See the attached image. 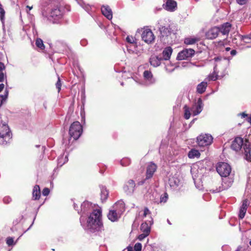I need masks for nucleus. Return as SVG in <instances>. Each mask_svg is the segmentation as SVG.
Masks as SVG:
<instances>
[{"mask_svg":"<svg viewBox=\"0 0 251 251\" xmlns=\"http://www.w3.org/2000/svg\"><path fill=\"white\" fill-rule=\"evenodd\" d=\"M41 196V192L40 187L38 185H36L33 189L32 196L34 200H39Z\"/></svg>","mask_w":251,"mask_h":251,"instance_id":"nucleus-30","label":"nucleus"},{"mask_svg":"<svg viewBox=\"0 0 251 251\" xmlns=\"http://www.w3.org/2000/svg\"><path fill=\"white\" fill-rule=\"evenodd\" d=\"M219 30L218 26H214L211 28L205 33L206 38L211 40L215 39L219 34Z\"/></svg>","mask_w":251,"mask_h":251,"instance_id":"nucleus-14","label":"nucleus"},{"mask_svg":"<svg viewBox=\"0 0 251 251\" xmlns=\"http://www.w3.org/2000/svg\"><path fill=\"white\" fill-rule=\"evenodd\" d=\"M184 109V117L185 119L188 120L190 118L192 112L191 110V108L185 105L183 107Z\"/></svg>","mask_w":251,"mask_h":251,"instance_id":"nucleus-33","label":"nucleus"},{"mask_svg":"<svg viewBox=\"0 0 251 251\" xmlns=\"http://www.w3.org/2000/svg\"><path fill=\"white\" fill-rule=\"evenodd\" d=\"M180 182V179L178 178L176 175H170L169 177L168 184L173 189H176Z\"/></svg>","mask_w":251,"mask_h":251,"instance_id":"nucleus-16","label":"nucleus"},{"mask_svg":"<svg viewBox=\"0 0 251 251\" xmlns=\"http://www.w3.org/2000/svg\"><path fill=\"white\" fill-rule=\"evenodd\" d=\"M197 119H193L190 123V125H192L195 121V120H196Z\"/></svg>","mask_w":251,"mask_h":251,"instance_id":"nucleus-59","label":"nucleus"},{"mask_svg":"<svg viewBox=\"0 0 251 251\" xmlns=\"http://www.w3.org/2000/svg\"><path fill=\"white\" fill-rule=\"evenodd\" d=\"M151 212L148 207H145L144 209L143 217H146L148 215H150Z\"/></svg>","mask_w":251,"mask_h":251,"instance_id":"nucleus-44","label":"nucleus"},{"mask_svg":"<svg viewBox=\"0 0 251 251\" xmlns=\"http://www.w3.org/2000/svg\"><path fill=\"white\" fill-rule=\"evenodd\" d=\"M216 170L218 174L225 178L223 179L222 187L219 186L216 189L210 190L213 193H218L227 189L233 182L232 179H230L229 181L227 180L228 178L226 177L229 175L231 171V167L228 164L225 162H219L217 165Z\"/></svg>","mask_w":251,"mask_h":251,"instance_id":"nucleus-3","label":"nucleus"},{"mask_svg":"<svg viewBox=\"0 0 251 251\" xmlns=\"http://www.w3.org/2000/svg\"><path fill=\"white\" fill-rule=\"evenodd\" d=\"M143 77L145 80V85L150 86L154 84L156 82L155 78L153 76L150 71L146 70L143 73Z\"/></svg>","mask_w":251,"mask_h":251,"instance_id":"nucleus-12","label":"nucleus"},{"mask_svg":"<svg viewBox=\"0 0 251 251\" xmlns=\"http://www.w3.org/2000/svg\"><path fill=\"white\" fill-rule=\"evenodd\" d=\"M12 133L6 123L0 125V138L1 139V143L5 146L10 144L12 139Z\"/></svg>","mask_w":251,"mask_h":251,"instance_id":"nucleus-7","label":"nucleus"},{"mask_svg":"<svg viewBox=\"0 0 251 251\" xmlns=\"http://www.w3.org/2000/svg\"><path fill=\"white\" fill-rule=\"evenodd\" d=\"M41 9L44 19L50 23H56L63 17L62 8L52 0H42Z\"/></svg>","mask_w":251,"mask_h":251,"instance_id":"nucleus-2","label":"nucleus"},{"mask_svg":"<svg viewBox=\"0 0 251 251\" xmlns=\"http://www.w3.org/2000/svg\"><path fill=\"white\" fill-rule=\"evenodd\" d=\"M5 18V11L2 7V5L0 3V19L2 24L4 23Z\"/></svg>","mask_w":251,"mask_h":251,"instance_id":"nucleus-40","label":"nucleus"},{"mask_svg":"<svg viewBox=\"0 0 251 251\" xmlns=\"http://www.w3.org/2000/svg\"><path fill=\"white\" fill-rule=\"evenodd\" d=\"M33 222H33L32 223L31 225H30V226L29 227V228L27 229V230H28V229H29L31 227V226H32L33 225Z\"/></svg>","mask_w":251,"mask_h":251,"instance_id":"nucleus-62","label":"nucleus"},{"mask_svg":"<svg viewBox=\"0 0 251 251\" xmlns=\"http://www.w3.org/2000/svg\"><path fill=\"white\" fill-rule=\"evenodd\" d=\"M5 78L6 75L4 73L2 72L0 73V82H3Z\"/></svg>","mask_w":251,"mask_h":251,"instance_id":"nucleus-50","label":"nucleus"},{"mask_svg":"<svg viewBox=\"0 0 251 251\" xmlns=\"http://www.w3.org/2000/svg\"><path fill=\"white\" fill-rule=\"evenodd\" d=\"M168 199V195L167 193H164L163 195H161L160 197V200L158 203H165Z\"/></svg>","mask_w":251,"mask_h":251,"instance_id":"nucleus-38","label":"nucleus"},{"mask_svg":"<svg viewBox=\"0 0 251 251\" xmlns=\"http://www.w3.org/2000/svg\"><path fill=\"white\" fill-rule=\"evenodd\" d=\"M239 115H241L242 118H245V117L247 116V114H246L244 112L242 113H240Z\"/></svg>","mask_w":251,"mask_h":251,"instance_id":"nucleus-56","label":"nucleus"},{"mask_svg":"<svg viewBox=\"0 0 251 251\" xmlns=\"http://www.w3.org/2000/svg\"><path fill=\"white\" fill-rule=\"evenodd\" d=\"M68 161V154L64 153L61 155L57 159V166L59 167H62L65 163Z\"/></svg>","mask_w":251,"mask_h":251,"instance_id":"nucleus-28","label":"nucleus"},{"mask_svg":"<svg viewBox=\"0 0 251 251\" xmlns=\"http://www.w3.org/2000/svg\"><path fill=\"white\" fill-rule=\"evenodd\" d=\"M4 88V85L3 83L0 84V92H1Z\"/></svg>","mask_w":251,"mask_h":251,"instance_id":"nucleus-55","label":"nucleus"},{"mask_svg":"<svg viewBox=\"0 0 251 251\" xmlns=\"http://www.w3.org/2000/svg\"><path fill=\"white\" fill-rule=\"evenodd\" d=\"M195 53V50L191 49H185L179 52L176 57L178 60L186 59L192 57Z\"/></svg>","mask_w":251,"mask_h":251,"instance_id":"nucleus-13","label":"nucleus"},{"mask_svg":"<svg viewBox=\"0 0 251 251\" xmlns=\"http://www.w3.org/2000/svg\"><path fill=\"white\" fill-rule=\"evenodd\" d=\"M113 208L115 209L119 213L122 214L125 210V205L123 200H120L115 203Z\"/></svg>","mask_w":251,"mask_h":251,"instance_id":"nucleus-23","label":"nucleus"},{"mask_svg":"<svg viewBox=\"0 0 251 251\" xmlns=\"http://www.w3.org/2000/svg\"><path fill=\"white\" fill-rule=\"evenodd\" d=\"M55 48L57 51L60 53H66L70 50L67 45L62 41H57L55 43Z\"/></svg>","mask_w":251,"mask_h":251,"instance_id":"nucleus-17","label":"nucleus"},{"mask_svg":"<svg viewBox=\"0 0 251 251\" xmlns=\"http://www.w3.org/2000/svg\"><path fill=\"white\" fill-rule=\"evenodd\" d=\"M153 224V219L151 217V220L148 223L145 222L141 225L140 229L143 233L149 234L151 231V226Z\"/></svg>","mask_w":251,"mask_h":251,"instance_id":"nucleus-20","label":"nucleus"},{"mask_svg":"<svg viewBox=\"0 0 251 251\" xmlns=\"http://www.w3.org/2000/svg\"><path fill=\"white\" fill-rule=\"evenodd\" d=\"M80 44L81 46L84 47L87 44V41L85 39H82L80 41Z\"/></svg>","mask_w":251,"mask_h":251,"instance_id":"nucleus-52","label":"nucleus"},{"mask_svg":"<svg viewBox=\"0 0 251 251\" xmlns=\"http://www.w3.org/2000/svg\"><path fill=\"white\" fill-rule=\"evenodd\" d=\"M249 122L251 123V116L249 118Z\"/></svg>","mask_w":251,"mask_h":251,"instance_id":"nucleus-63","label":"nucleus"},{"mask_svg":"<svg viewBox=\"0 0 251 251\" xmlns=\"http://www.w3.org/2000/svg\"><path fill=\"white\" fill-rule=\"evenodd\" d=\"M35 44L36 46L41 50L45 49V46L43 44V41L40 38H37L36 40Z\"/></svg>","mask_w":251,"mask_h":251,"instance_id":"nucleus-39","label":"nucleus"},{"mask_svg":"<svg viewBox=\"0 0 251 251\" xmlns=\"http://www.w3.org/2000/svg\"><path fill=\"white\" fill-rule=\"evenodd\" d=\"M198 41V39L196 38H185L184 43L187 45H193L195 44Z\"/></svg>","mask_w":251,"mask_h":251,"instance_id":"nucleus-35","label":"nucleus"},{"mask_svg":"<svg viewBox=\"0 0 251 251\" xmlns=\"http://www.w3.org/2000/svg\"><path fill=\"white\" fill-rule=\"evenodd\" d=\"M248 140L240 137H236L232 141L231 148L236 152L241 151L244 154V158L248 161L251 162V148Z\"/></svg>","mask_w":251,"mask_h":251,"instance_id":"nucleus-4","label":"nucleus"},{"mask_svg":"<svg viewBox=\"0 0 251 251\" xmlns=\"http://www.w3.org/2000/svg\"><path fill=\"white\" fill-rule=\"evenodd\" d=\"M207 86V82L206 81H202L197 85V92L199 94L203 93Z\"/></svg>","mask_w":251,"mask_h":251,"instance_id":"nucleus-29","label":"nucleus"},{"mask_svg":"<svg viewBox=\"0 0 251 251\" xmlns=\"http://www.w3.org/2000/svg\"><path fill=\"white\" fill-rule=\"evenodd\" d=\"M248 205V200L247 199L244 200L239 211V217L240 219H243L245 217Z\"/></svg>","mask_w":251,"mask_h":251,"instance_id":"nucleus-24","label":"nucleus"},{"mask_svg":"<svg viewBox=\"0 0 251 251\" xmlns=\"http://www.w3.org/2000/svg\"><path fill=\"white\" fill-rule=\"evenodd\" d=\"M249 244H250V245L251 246V240L250 241V242H249Z\"/></svg>","mask_w":251,"mask_h":251,"instance_id":"nucleus-64","label":"nucleus"},{"mask_svg":"<svg viewBox=\"0 0 251 251\" xmlns=\"http://www.w3.org/2000/svg\"><path fill=\"white\" fill-rule=\"evenodd\" d=\"M213 137L209 134H201L197 138V142L200 147H207L213 142Z\"/></svg>","mask_w":251,"mask_h":251,"instance_id":"nucleus-8","label":"nucleus"},{"mask_svg":"<svg viewBox=\"0 0 251 251\" xmlns=\"http://www.w3.org/2000/svg\"><path fill=\"white\" fill-rule=\"evenodd\" d=\"M200 153L199 151L195 149H192L188 153V157L190 158H199L200 156Z\"/></svg>","mask_w":251,"mask_h":251,"instance_id":"nucleus-34","label":"nucleus"},{"mask_svg":"<svg viewBox=\"0 0 251 251\" xmlns=\"http://www.w3.org/2000/svg\"><path fill=\"white\" fill-rule=\"evenodd\" d=\"M163 60L162 57H159L156 55H151L150 58V63L153 67L159 66Z\"/></svg>","mask_w":251,"mask_h":251,"instance_id":"nucleus-25","label":"nucleus"},{"mask_svg":"<svg viewBox=\"0 0 251 251\" xmlns=\"http://www.w3.org/2000/svg\"><path fill=\"white\" fill-rule=\"evenodd\" d=\"M247 0H236L237 2L240 5H243L247 2Z\"/></svg>","mask_w":251,"mask_h":251,"instance_id":"nucleus-51","label":"nucleus"},{"mask_svg":"<svg viewBox=\"0 0 251 251\" xmlns=\"http://www.w3.org/2000/svg\"><path fill=\"white\" fill-rule=\"evenodd\" d=\"M214 59L215 62H216V63L214 67L213 73L208 76L207 78L209 80L215 81L218 79V74L220 72V70L222 71H225L226 68L227 62L226 59L222 60L219 57H215Z\"/></svg>","mask_w":251,"mask_h":251,"instance_id":"nucleus-6","label":"nucleus"},{"mask_svg":"<svg viewBox=\"0 0 251 251\" xmlns=\"http://www.w3.org/2000/svg\"><path fill=\"white\" fill-rule=\"evenodd\" d=\"M156 169V165L154 163L151 162L150 164L148 165L147 168L146 179H149L152 177Z\"/></svg>","mask_w":251,"mask_h":251,"instance_id":"nucleus-19","label":"nucleus"},{"mask_svg":"<svg viewBox=\"0 0 251 251\" xmlns=\"http://www.w3.org/2000/svg\"><path fill=\"white\" fill-rule=\"evenodd\" d=\"M102 14L108 20L112 19V11L108 5H102L101 7Z\"/></svg>","mask_w":251,"mask_h":251,"instance_id":"nucleus-21","label":"nucleus"},{"mask_svg":"<svg viewBox=\"0 0 251 251\" xmlns=\"http://www.w3.org/2000/svg\"><path fill=\"white\" fill-rule=\"evenodd\" d=\"M11 201L12 199L9 196H6L3 199V201L5 204L9 203Z\"/></svg>","mask_w":251,"mask_h":251,"instance_id":"nucleus-45","label":"nucleus"},{"mask_svg":"<svg viewBox=\"0 0 251 251\" xmlns=\"http://www.w3.org/2000/svg\"><path fill=\"white\" fill-rule=\"evenodd\" d=\"M174 70V69H172L171 70H169L167 67H166V70L168 71V72H171L172 71H173Z\"/></svg>","mask_w":251,"mask_h":251,"instance_id":"nucleus-60","label":"nucleus"},{"mask_svg":"<svg viewBox=\"0 0 251 251\" xmlns=\"http://www.w3.org/2000/svg\"><path fill=\"white\" fill-rule=\"evenodd\" d=\"M82 132V126L79 122L76 121L74 122L71 124L69 129V135L70 138L68 140L63 139V144L65 146H68L71 142L72 138H73V141L77 140Z\"/></svg>","mask_w":251,"mask_h":251,"instance_id":"nucleus-5","label":"nucleus"},{"mask_svg":"<svg viewBox=\"0 0 251 251\" xmlns=\"http://www.w3.org/2000/svg\"><path fill=\"white\" fill-rule=\"evenodd\" d=\"M121 214L119 213L115 209H111L107 215V217L112 222L117 221L120 217Z\"/></svg>","mask_w":251,"mask_h":251,"instance_id":"nucleus-22","label":"nucleus"},{"mask_svg":"<svg viewBox=\"0 0 251 251\" xmlns=\"http://www.w3.org/2000/svg\"><path fill=\"white\" fill-rule=\"evenodd\" d=\"M50 193V190L48 188H45L42 191V194L44 196H48Z\"/></svg>","mask_w":251,"mask_h":251,"instance_id":"nucleus-48","label":"nucleus"},{"mask_svg":"<svg viewBox=\"0 0 251 251\" xmlns=\"http://www.w3.org/2000/svg\"><path fill=\"white\" fill-rule=\"evenodd\" d=\"M127 251H133V250L132 247H128L127 248Z\"/></svg>","mask_w":251,"mask_h":251,"instance_id":"nucleus-57","label":"nucleus"},{"mask_svg":"<svg viewBox=\"0 0 251 251\" xmlns=\"http://www.w3.org/2000/svg\"><path fill=\"white\" fill-rule=\"evenodd\" d=\"M237 51L235 50H232L230 51V54L232 56H234L236 54Z\"/></svg>","mask_w":251,"mask_h":251,"instance_id":"nucleus-53","label":"nucleus"},{"mask_svg":"<svg viewBox=\"0 0 251 251\" xmlns=\"http://www.w3.org/2000/svg\"><path fill=\"white\" fill-rule=\"evenodd\" d=\"M204 104L201 98H199L197 102L191 107V110L193 116H196L201 113L203 108Z\"/></svg>","mask_w":251,"mask_h":251,"instance_id":"nucleus-10","label":"nucleus"},{"mask_svg":"<svg viewBox=\"0 0 251 251\" xmlns=\"http://www.w3.org/2000/svg\"><path fill=\"white\" fill-rule=\"evenodd\" d=\"M142 247V246L141 243H137L134 245V250L135 251H141Z\"/></svg>","mask_w":251,"mask_h":251,"instance_id":"nucleus-42","label":"nucleus"},{"mask_svg":"<svg viewBox=\"0 0 251 251\" xmlns=\"http://www.w3.org/2000/svg\"><path fill=\"white\" fill-rule=\"evenodd\" d=\"M240 39L242 41L245 43H250L251 40V34L246 35H241Z\"/></svg>","mask_w":251,"mask_h":251,"instance_id":"nucleus-36","label":"nucleus"},{"mask_svg":"<svg viewBox=\"0 0 251 251\" xmlns=\"http://www.w3.org/2000/svg\"><path fill=\"white\" fill-rule=\"evenodd\" d=\"M9 94V91L6 89L3 95H0V107L6 101Z\"/></svg>","mask_w":251,"mask_h":251,"instance_id":"nucleus-32","label":"nucleus"},{"mask_svg":"<svg viewBox=\"0 0 251 251\" xmlns=\"http://www.w3.org/2000/svg\"><path fill=\"white\" fill-rule=\"evenodd\" d=\"M230 50V48H229V47H227V48H226V51H229Z\"/></svg>","mask_w":251,"mask_h":251,"instance_id":"nucleus-61","label":"nucleus"},{"mask_svg":"<svg viewBox=\"0 0 251 251\" xmlns=\"http://www.w3.org/2000/svg\"><path fill=\"white\" fill-rule=\"evenodd\" d=\"M80 223L84 230L94 233L103 228L101 211L100 209H94L92 203L84 201L81 205Z\"/></svg>","mask_w":251,"mask_h":251,"instance_id":"nucleus-1","label":"nucleus"},{"mask_svg":"<svg viewBox=\"0 0 251 251\" xmlns=\"http://www.w3.org/2000/svg\"><path fill=\"white\" fill-rule=\"evenodd\" d=\"M74 207L76 210L78 211V210L77 209L78 206H77L76 204H75V203H74Z\"/></svg>","mask_w":251,"mask_h":251,"instance_id":"nucleus-58","label":"nucleus"},{"mask_svg":"<svg viewBox=\"0 0 251 251\" xmlns=\"http://www.w3.org/2000/svg\"><path fill=\"white\" fill-rule=\"evenodd\" d=\"M6 244L8 246H11L14 245L15 243H14V239L12 237H7L6 239Z\"/></svg>","mask_w":251,"mask_h":251,"instance_id":"nucleus-41","label":"nucleus"},{"mask_svg":"<svg viewBox=\"0 0 251 251\" xmlns=\"http://www.w3.org/2000/svg\"><path fill=\"white\" fill-rule=\"evenodd\" d=\"M163 7L169 12H174L177 8V3L174 0H167L165 3L163 4Z\"/></svg>","mask_w":251,"mask_h":251,"instance_id":"nucleus-15","label":"nucleus"},{"mask_svg":"<svg viewBox=\"0 0 251 251\" xmlns=\"http://www.w3.org/2000/svg\"><path fill=\"white\" fill-rule=\"evenodd\" d=\"M5 69V66L3 63L0 62V71L4 70Z\"/></svg>","mask_w":251,"mask_h":251,"instance_id":"nucleus-54","label":"nucleus"},{"mask_svg":"<svg viewBox=\"0 0 251 251\" xmlns=\"http://www.w3.org/2000/svg\"><path fill=\"white\" fill-rule=\"evenodd\" d=\"M81 1L82 0H79L78 1V3L81 5V6H82L86 11H88L90 9V6L89 5H85V6H83L81 3Z\"/></svg>","mask_w":251,"mask_h":251,"instance_id":"nucleus-49","label":"nucleus"},{"mask_svg":"<svg viewBox=\"0 0 251 251\" xmlns=\"http://www.w3.org/2000/svg\"><path fill=\"white\" fill-rule=\"evenodd\" d=\"M131 163V160L129 158L125 157L123 158L120 161V164L123 166H128Z\"/></svg>","mask_w":251,"mask_h":251,"instance_id":"nucleus-37","label":"nucleus"},{"mask_svg":"<svg viewBox=\"0 0 251 251\" xmlns=\"http://www.w3.org/2000/svg\"><path fill=\"white\" fill-rule=\"evenodd\" d=\"M173 49L171 47H167L164 49L162 52V59L164 60L170 59L172 54Z\"/></svg>","mask_w":251,"mask_h":251,"instance_id":"nucleus-27","label":"nucleus"},{"mask_svg":"<svg viewBox=\"0 0 251 251\" xmlns=\"http://www.w3.org/2000/svg\"><path fill=\"white\" fill-rule=\"evenodd\" d=\"M218 28L220 29L219 33L223 35H227L231 29V24L226 22L218 26Z\"/></svg>","mask_w":251,"mask_h":251,"instance_id":"nucleus-18","label":"nucleus"},{"mask_svg":"<svg viewBox=\"0 0 251 251\" xmlns=\"http://www.w3.org/2000/svg\"><path fill=\"white\" fill-rule=\"evenodd\" d=\"M135 186L134 181L129 179L125 182L123 186V190L126 195H131L134 191Z\"/></svg>","mask_w":251,"mask_h":251,"instance_id":"nucleus-11","label":"nucleus"},{"mask_svg":"<svg viewBox=\"0 0 251 251\" xmlns=\"http://www.w3.org/2000/svg\"><path fill=\"white\" fill-rule=\"evenodd\" d=\"M141 37L143 41L148 44L153 42L155 39V36L152 31L149 28L143 30Z\"/></svg>","mask_w":251,"mask_h":251,"instance_id":"nucleus-9","label":"nucleus"},{"mask_svg":"<svg viewBox=\"0 0 251 251\" xmlns=\"http://www.w3.org/2000/svg\"><path fill=\"white\" fill-rule=\"evenodd\" d=\"M56 88L58 89V91L59 92L61 90V81L59 77L58 78V80L56 83Z\"/></svg>","mask_w":251,"mask_h":251,"instance_id":"nucleus-47","label":"nucleus"},{"mask_svg":"<svg viewBox=\"0 0 251 251\" xmlns=\"http://www.w3.org/2000/svg\"><path fill=\"white\" fill-rule=\"evenodd\" d=\"M100 190V199L102 202H104L107 198L108 192L106 188L103 186L101 187Z\"/></svg>","mask_w":251,"mask_h":251,"instance_id":"nucleus-31","label":"nucleus"},{"mask_svg":"<svg viewBox=\"0 0 251 251\" xmlns=\"http://www.w3.org/2000/svg\"><path fill=\"white\" fill-rule=\"evenodd\" d=\"M126 41L127 42L130 44H132L134 43L135 39L133 37L131 36H127L126 38Z\"/></svg>","mask_w":251,"mask_h":251,"instance_id":"nucleus-43","label":"nucleus"},{"mask_svg":"<svg viewBox=\"0 0 251 251\" xmlns=\"http://www.w3.org/2000/svg\"><path fill=\"white\" fill-rule=\"evenodd\" d=\"M149 234H147V233H143L140 234L139 236H138V239L140 241H142L143 240V239H144L147 236H148Z\"/></svg>","mask_w":251,"mask_h":251,"instance_id":"nucleus-46","label":"nucleus"},{"mask_svg":"<svg viewBox=\"0 0 251 251\" xmlns=\"http://www.w3.org/2000/svg\"><path fill=\"white\" fill-rule=\"evenodd\" d=\"M159 29L162 36H168L171 34L173 31L170 25L167 27L160 25Z\"/></svg>","mask_w":251,"mask_h":251,"instance_id":"nucleus-26","label":"nucleus"}]
</instances>
